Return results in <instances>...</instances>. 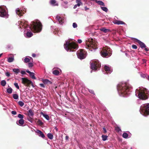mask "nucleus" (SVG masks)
<instances>
[{
	"instance_id": "f257e3e1",
	"label": "nucleus",
	"mask_w": 149,
	"mask_h": 149,
	"mask_svg": "<svg viewBox=\"0 0 149 149\" xmlns=\"http://www.w3.org/2000/svg\"><path fill=\"white\" fill-rule=\"evenodd\" d=\"M117 89L120 96L127 97L130 94L132 91V87L127 83L121 82L117 85Z\"/></svg>"
},
{
	"instance_id": "f03ea898",
	"label": "nucleus",
	"mask_w": 149,
	"mask_h": 149,
	"mask_svg": "<svg viewBox=\"0 0 149 149\" xmlns=\"http://www.w3.org/2000/svg\"><path fill=\"white\" fill-rule=\"evenodd\" d=\"M29 29H27L26 34L24 33L25 37L29 38L31 37L33 35V33L31 31L30 29L33 32L35 33L40 32L42 29V25L40 22L38 20L34 22L31 27L29 26Z\"/></svg>"
},
{
	"instance_id": "7ed1b4c3",
	"label": "nucleus",
	"mask_w": 149,
	"mask_h": 149,
	"mask_svg": "<svg viewBox=\"0 0 149 149\" xmlns=\"http://www.w3.org/2000/svg\"><path fill=\"white\" fill-rule=\"evenodd\" d=\"M135 95L140 99L145 100L148 98L149 91L146 88L139 87L136 90Z\"/></svg>"
},
{
	"instance_id": "20e7f679",
	"label": "nucleus",
	"mask_w": 149,
	"mask_h": 149,
	"mask_svg": "<svg viewBox=\"0 0 149 149\" xmlns=\"http://www.w3.org/2000/svg\"><path fill=\"white\" fill-rule=\"evenodd\" d=\"M93 39H88L86 43L85 47L91 51H95L97 48V44L93 41Z\"/></svg>"
},
{
	"instance_id": "39448f33",
	"label": "nucleus",
	"mask_w": 149,
	"mask_h": 149,
	"mask_svg": "<svg viewBox=\"0 0 149 149\" xmlns=\"http://www.w3.org/2000/svg\"><path fill=\"white\" fill-rule=\"evenodd\" d=\"M64 47L67 51L70 52L73 51L71 50L72 49H77L78 47L76 43L74 42H70L67 41H66L65 43L64 44Z\"/></svg>"
},
{
	"instance_id": "423d86ee",
	"label": "nucleus",
	"mask_w": 149,
	"mask_h": 149,
	"mask_svg": "<svg viewBox=\"0 0 149 149\" xmlns=\"http://www.w3.org/2000/svg\"><path fill=\"white\" fill-rule=\"evenodd\" d=\"M140 111L141 113L144 116L149 115V103L143 104L140 108Z\"/></svg>"
},
{
	"instance_id": "0eeeda50",
	"label": "nucleus",
	"mask_w": 149,
	"mask_h": 149,
	"mask_svg": "<svg viewBox=\"0 0 149 149\" xmlns=\"http://www.w3.org/2000/svg\"><path fill=\"white\" fill-rule=\"evenodd\" d=\"M91 69L93 70H98L101 67V63L97 60H94L90 62Z\"/></svg>"
},
{
	"instance_id": "6e6552de",
	"label": "nucleus",
	"mask_w": 149,
	"mask_h": 149,
	"mask_svg": "<svg viewBox=\"0 0 149 149\" xmlns=\"http://www.w3.org/2000/svg\"><path fill=\"white\" fill-rule=\"evenodd\" d=\"M101 55L103 57H110L112 54L111 51L108 47L104 48L100 52Z\"/></svg>"
},
{
	"instance_id": "1a4fd4ad",
	"label": "nucleus",
	"mask_w": 149,
	"mask_h": 149,
	"mask_svg": "<svg viewBox=\"0 0 149 149\" xmlns=\"http://www.w3.org/2000/svg\"><path fill=\"white\" fill-rule=\"evenodd\" d=\"M6 6H0V16L2 17H8V14L6 10Z\"/></svg>"
},
{
	"instance_id": "9d476101",
	"label": "nucleus",
	"mask_w": 149,
	"mask_h": 149,
	"mask_svg": "<svg viewBox=\"0 0 149 149\" xmlns=\"http://www.w3.org/2000/svg\"><path fill=\"white\" fill-rule=\"evenodd\" d=\"M26 9L25 8L19 9L17 8L16 9L15 11L16 14L20 17L22 15V14L24 13V11H26Z\"/></svg>"
},
{
	"instance_id": "9b49d317",
	"label": "nucleus",
	"mask_w": 149,
	"mask_h": 149,
	"mask_svg": "<svg viewBox=\"0 0 149 149\" xmlns=\"http://www.w3.org/2000/svg\"><path fill=\"white\" fill-rule=\"evenodd\" d=\"M55 19L58 21L59 23L60 24H62L65 21V18L64 17H61L58 15L56 16Z\"/></svg>"
},
{
	"instance_id": "f8f14e48",
	"label": "nucleus",
	"mask_w": 149,
	"mask_h": 149,
	"mask_svg": "<svg viewBox=\"0 0 149 149\" xmlns=\"http://www.w3.org/2000/svg\"><path fill=\"white\" fill-rule=\"evenodd\" d=\"M132 39H133V40L136 41L139 43L140 45V47L141 48H146V46L145 44L143 42H141L139 40L135 38H132Z\"/></svg>"
},
{
	"instance_id": "ddd939ff",
	"label": "nucleus",
	"mask_w": 149,
	"mask_h": 149,
	"mask_svg": "<svg viewBox=\"0 0 149 149\" xmlns=\"http://www.w3.org/2000/svg\"><path fill=\"white\" fill-rule=\"evenodd\" d=\"M104 68L106 72L104 71L103 73L104 74H106V73L110 74L112 72V69L109 66L105 65L104 66Z\"/></svg>"
},
{
	"instance_id": "4468645a",
	"label": "nucleus",
	"mask_w": 149,
	"mask_h": 149,
	"mask_svg": "<svg viewBox=\"0 0 149 149\" xmlns=\"http://www.w3.org/2000/svg\"><path fill=\"white\" fill-rule=\"evenodd\" d=\"M77 54L78 58L80 59H83L85 58L84 54L82 51H78L77 53Z\"/></svg>"
},
{
	"instance_id": "2eb2a0df",
	"label": "nucleus",
	"mask_w": 149,
	"mask_h": 149,
	"mask_svg": "<svg viewBox=\"0 0 149 149\" xmlns=\"http://www.w3.org/2000/svg\"><path fill=\"white\" fill-rule=\"evenodd\" d=\"M22 83L25 85H29L31 81L26 78H22Z\"/></svg>"
},
{
	"instance_id": "dca6fc26",
	"label": "nucleus",
	"mask_w": 149,
	"mask_h": 149,
	"mask_svg": "<svg viewBox=\"0 0 149 149\" xmlns=\"http://www.w3.org/2000/svg\"><path fill=\"white\" fill-rule=\"evenodd\" d=\"M28 116L29 117H33L34 113L33 111L31 109H29L28 111Z\"/></svg>"
},
{
	"instance_id": "f3484780",
	"label": "nucleus",
	"mask_w": 149,
	"mask_h": 149,
	"mask_svg": "<svg viewBox=\"0 0 149 149\" xmlns=\"http://www.w3.org/2000/svg\"><path fill=\"white\" fill-rule=\"evenodd\" d=\"M36 132L39 134L38 135L39 136L41 137L44 138L45 137V136L43 133L40 130H37Z\"/></svg>"
},
{
	"instance_id": "a211bd4d",
	"label": "nucleus",
	"mask_w": 149,
	"mask_h": 149,
	"mask_svg": "<svg viewBox=\"0 0 149 149\" xmlns=\"http://www.w3.org/2000/svg\"><path fill=\"white\" fill-rule=\"evenodd\" d=\"M42 81L44 84H52V82L48 79H42Z\"/></svg>"
},
{
	"instance_id": "6ab92c4d",
	"label": "nucleus",
	"mask_w": 149,
	"mask_h": 149,
	"mask_svg": "<svg viewBox=\"0 0 149 149\" xmlns=\"http://www.w3.org/2000/svg\"><path fill=\"white\" fill-rule=\"evenodd\" d=\"M50 4L53 6H58V4L55 0H51Z\"/></svg>"
},
{
	"instance_id": "aec40b11",
	"label": "nucleus",
	"mask_w": 149,
	"mask_h": 149,
	"mask_svg": "<svg viewBox=\"0 0 149 149\" xmlns=\"http://www.w3.org/2000/svg\"><path fill=\"white\" fill-rule=\"evenodd\" d=\"M16 123L18 125H22L24 123V120L23 119H20L18 122H16Z\"/></svg>"
},
{
	"instance_id": "412c9836",
	"label": "nucleus",
	"mask_w": 149,
	"mask_h": 149,
	"mask_svg": "<svg viewBox=\"0 0 149 149\" xmlns=\"http://www.w3.org/2000/svg\"><path fill=\"white\" fill-rule=\"evenodd\" d=\"M40 114L42 115L47 120H49V116L46 114H45L43 113L42 112H40Z\"/></svg>"
},
{
	"instance_id": "4be33fe9",
	"label": "nucleus",
	"mask_w": 149,
	"mask_h": 149,
	"mask_svg": "<svg viewBox=\"0 0 149 149\" xmlns=\"http://www.w3.org/2000/svg\"><path fill=\"white\" fill-rule=\"evenodd\" d=\"M100 30L101 31L103 32L104 33H106L110 31V30L109 29H107L105 28L104 27H103L100 29Z\"/></svg>"
},
{
	"instance_id": "5701e85b",
	"label": "nucleus",
	"mask_w": 149,
	"mask_h": 149,
	"mask_svg": "<svg viewBox=\"0 0 149 149\" xmlns=\"http://www.w3.org/2000/svg\"><path fill=\"white\" fill-rule=\"evenodd\" d=\"M95 2L97 3L99 5L104 6H105V4L102 1H98L97 0H95Z\"/></svg>"
},
{
	"instance_id": "b1692460",
	"label": "nucleus",
	"mask_w": 149,
	"mask_h": 149,
	"mask_svg": "<svg viewBox=\"0 0 149 149\" xmlns=\"http://www.w3.org/2000/svg\"><path fill=\"white\" fill-rule=\"evenodd\" d=\"M68 2L67 1H64L62 3V6L64 8H66L68 7L67 5Z\"/></svg>"
},
{
	"instance_id": "393cba45",
	"label": "nucleus",
	"mask_w": 149,
	"mask_h": 149,
	"mask_svg": "<svg viewBox=\"0 0 149 149\" xmlns=\"http://www.w3.org/2000/svg\"><path fill=\"white\" fill-rule=\"evenodd\" d=\"M14 60V56L11 57H9L8 58V61L9 63H11Z\"/></svg>"
},
{
	"instance_id": "a878e982",
	"label": "nucleus",
	"mask_w": 149,
	"mask_h": 149,
	"mask_svg": "<svg viewBox=\"0 0 149 149\" xmlns=\"http://www.w3.org/2000/svg\"><path fill=\"white\" fill-rule=\"evenodd\" d=\"M115 24H117L118 25H120V24H125V23L122 21H117L115 23Z\"/></svg>"
},
{
	"instance_id": "bb28decb",
	"label": "nucleus",
	"mask_w": 149,
	"mask_h": 149,
	"mask_svg": "<svg viewBox=\"0 0 149 149\" xmlns=\"http://www.w3.org/2000/svg\"><path fill=\"white\" fill-rule=\"evenodd\" d=\"M140 74L141 77L143 78H146L147 79V77H148V76H149L147 74H143L142 73H141Z\"/></svg>"
},
{
	"instance_id": "cd10ccee",
	"label": "nucleus",
	"mask_w": 149,
	"mask_h": 149,
	"mask_svg": "<svg viewBox=\"0 0 149 149\" xmlns=\"http://www.w3.org/2000/svg\"><path fill=\"white\" fill-rule=\"evenodd\" d=\"M30 77L33 79H36V77L35 76V74L33 72H31V73L29 74Z\"/></svg>"
},
{
	"instance_id": "c85d7f7f",
	"label": "nucleus",
	"mask_w": 149,
	"mask_h": 149,
	"mask_svg": "<svg viewBox=\"0 0 149 149\" xmlns=\"http://www.w3.org/2000/svg\"><path fill=\"white\" fill-rule=\"evenodd\" d=\"M47 136L48 138L50 139H52L53 138V135L52 133H48L47 134Z\"/></svg>"
},
{
	"instance_id": "c756f323",
	"label": "nucleus",
	"mask_w": 149,
	"mask_h": 149,
	"mask_svg": "<svg viewBox=\"0 0 149 149\" xmlns=\"http://www.w3.org/2000/svg\"><path fill=\"white\" fill-rule=\"evenodd\" d=\"M12 91L13 89L10 87L8 88H7L6 90V92L10 94L12 93Z\"/></svg>"
},
{
	"instance_id": "7c9ffc66",
	"label": "nucleus",
	"mask_w": 149,
	"mask_h": 149,
	"mask_svg": "<svg viewBox=\"0 0 149 149\" xmlns=\"http://www.w3.org/2000/svg\"><path fill=\"white\" fill-rule=\"evenodd\" d=\"M122 136L125 139H127L128 138V135L127 133L126 132L123 133V134Z\"/></svg>"
},
{
	"instance_id": "2f4dec72",
	"label": "nucleus",
	"mask_w": 149,
	"mask_h": 149,
	"mask_svg": "<svg viewBox=\"0 0 149 149\" xmlns=\"http://www.w3.org/2000/svg\"><path fill=\"white\" fill-rule=\"evenodd\" d=\"M52 73L55 75H58L59 74V72L57 70H54L52 72Z\"/></svg>"
},
{
	"instance_id": "473e14b6",
	"label": "nucleus",
	"mask_w": 149,
	"mask_h": 149,
	"mask_svg": "<svg viewBox=\"0 0 149 149\" xmlns=\"http://www.w3.org/2000/svg\"><path fill=\"white\" fill-rule=\"evenodd\" d=\"M13 98L15 100H17L19 98V96L18 94H14L13 95Z\"/></svg>"
},
{
	"instance_id": "72a5a7b5",
	"label": "nucleus",
	"mask_w": 149,
	"mask_h": 149,
	"mask_svg": "<svg viewBox=\"0 0 149 149\" xmlns=\"http://www.w3.org/2000/svg\"><path fill=\"white\" fill-rule=\"evenodd\" d=\"M24 62L25 63H29L30 62V59H29V57L28 56L26 57L24 59Z\"/></svg>"
},
{
	"instance_id": "f704fd0d",
	"label": "nucleus",
	"mask_w": 149,
	"mask_h": 149,
	"mask_svg": "<svg viewBox=\"0 0 149 149\" xmlns=\"http://www.w3.org/2000/svg\"><path fill=\"white\" fill-rule=\"evenodd\" d=\"M13 70L15 73L17 74L18 73L20 72V70L18 68L13 69Z\"/></svg>"
},
{
	"instance_id": "c9c22d12",
	"label": "nucleus",
	"mask_w": 149,
	"mask_h": 149,
	"mask_svg": "<svg viewBox=\"0 0 149 149\" xmlns=\"http://www.w3.org/2000/svg\"><path fill=\"white\" fill-rule=\"evenodd\" d=\"M102 140L103 141H105L107 139L108 136L107 135H102Z\"/></svg>"
},
{
	"instance_id": "e433bc0d",
	"label": "nucleus",
	"mask_w": 149,
	"mask_h": 149,
	"mask_svg": "<svg viewBox=\"0 0 149 149\" xmlns=\"http://www.w3.org/2000/svg\"><path fill=\"white\" fill-rule=\"evenodd\" d=\"M32 117H28L27 118V120L31 123H33V118Z\"/></svg>"
},
{
	"instance_id": "4c0bfd02",
	"label": "nucleus",
	"mask_w": 149,
	"mask_h": 149,
	"mask_svg": "<svg viewBox=\"0 0 149 149\" xmlns=\"http://www.w3.org/2000/svg\"><path fill=\"white\" fill-rule=\"evenodd\" d=\"M100 8L103 11L105 12H107L108 11V9L106 7L101 6Z\"/></svg>"
},
{
	"instance_id": "58836bf2",
	"label": "nucleus",
	"mask_w": 149,
	"mask_h": 149,
	"mask_svg": "<svg viewBox=\"0 0 149 149\" xmlns=\"http://www.w3.org/2000/svg\"><path fill=\"white\" fill-rule=\"evenodd\" d=\"M1 84L2 86H5L6 84V81L5 80L1 81Z\"/></svg>"
},
{
	"instance_id": "ea45409f",
	"label": "nucleus",
	"mask_w": 149,
	"mask_h": 149,
	"mask_svg": "<svg viewBox=\"0 0 149 149\" xmlns=\"http://www.w3.org/2000/svg\"><path fill=\"white\" fill-rule=\"evenodd\" d=\"M115 130L116 131L118 132H121V130L120 127L117 126L116 127Z\"/></svg>"
},
{
	"instance_id": "a19ab883",
	"label": "nucleus",
	"mask_w": 149,
	"mask_h": 149,
	"mask_svg": "<svg viewBox=\"0 0 149 149\" xmlns=\"http://www.w3.org/2000/svg\"><path fill=\"white\" fill-rule=\"evenodd\" d=\"M18 104L19 106L22 107L23 106L24 104V103L23 102L21 101H19L18 102Z\"/></svg>"
},
{
	"instance_id": "79ce46f5",
	"label": "nucleus",
	"mask_w": 149,
	"mask_h": 149,
	"mask_svg": "<svg viewBox=\"0 0 149 149\" xmlns=\"http://www.w3.org/2000/svg\"><path fill=\"white\" fill-rule=\"evenodd\" d=\"M28 67L29 68H32L33 66V62H30L28 64Z\"/></svg>"
},
{
	"instance_id": "37998d69",
	"label": "nucleus",
	"mask_w": 149,
	"mask_h": 149,
	"mask_svg": "<svg viewBox=\"0 0 149 149\" xmlns=\"http://www.w3.org/2000/svg\"><path fill=\"white\" fill-rule=\"evenodd\" d=\"M37 123L40 125H42L43 124V123L40 119L38 120L37 121Z\"/></svg>"
},
{
	"instance_id": "c03bdc74",
	"label": "nucleus",
	"mask_w": 149,
	"mask_h": 149,
	"mask_svg": "<svg viewBox=\"0 0 149 149\" xmlns=\"http://www.w3.org/2000/svg\"><path fill=\"white\" fill-rule=\"evenodd\" d=\"M18 117L20 119H23L24 118V115L19 114L18 115Z\"/></svg>"
},
{
	"instance_id": "a18cd8bd",
	"label": "nucleus",
	"mask_w": 149,
	"mask_h": 149,
	"mask_svg": "<svg viewBox=\"0 0 149 149\" xmlns=\"http://www.w3.org/2000/svg\"><path fill=\"white\" fill-rule=\"evenodd\" d=\"M14 85L15 86V87L17 89H19V86H18V84L17 83L15 82L14 84Z\"/></svg>"
},
{
	"instance_id": "49530a36",
	"label": "nucleus",
	"mask_w": 149,
	"mask_h": 149,
	"mask_svg": "<svg viewBox=\"0 0 149 149\" xmlns=\"http://www.w3.org/2000/svg\"><path fill=\"white\" fill-rule=\"evenodd\" d=\"M76 2L77 3L80 4V5H82L83 4V3L81 2V0H76Z\"/></svg>"
},
{
	"instance_id": "de8ad7c7",
	"label": "nucleus",
	"mask_w": 149,
	"mask_h": 149,
	"mask_svg": "<svg viewBox=\"0 0 149 149\" xmlns=\"http://www.w3.org/2000/svg\"><path fill=\"white\" fill-rule=\"evenodd\" d=\"M81 5H80V4L79 3H77L75 5H74L73 7L74 9H75L77 8V7H79Z\"/></svg>"
},
{
	"instance_id": "09e8293b",
	"label": "nucleus",
	"mask_w": 149,
	"mask_h": 149,
	"mask_svg": "<svg viewBox=\"0 0 149 149\" xmlns=\"http://www.w3.org/2000/svg\"><path fill=\"white\" fill-rule=\"evenodd\" d=\"M72 26L74 28H76L77 26V24L75 22L73 23L72 24Z\"/></svg>"
},
{
	"instance_id": "8fccbe9b",
	"label": "nucleus",
	"mask_w": 149,
	"mask_h": 149,
	"mask_svg": "<svg viewBox=\"0 0 149 149\" xmlns=\"http://www.w3.org/2000/svg\"><path fill=\"white\" fill-rule=\"evenodd\" d=\"M18 24L21 25V26H22V27L24 25V24L22 22L20 21L18 22Z\"/></svg>"
},
{
	"instance_id": "3c124183",
	"label": "nucleus",
	"mask_w": 149,
	"mask_h": 149,
	"mask_svg": "<svg viewBox=\"0 0 149 149\" xmlns=\"http://www.w3.org/2000/svg\"><path fill=\"white\" fill-rule=\"evenodd\" d=\"M88 91H89V92L90 93H92V94H93L94 95H95V94L94 93V91H93V90H91V89H88Z\"/></svg>"
},
{
	"instance_id": "603ef678",
	"label": "nucleus",
	"mask_w": 149,
	"mask_h": 149,
	"mask_svg": "<svg viewBox=\"0 0 149 149\" xmlns=\"http://www.w3.org/2000/svg\"><path fill=\"white\" fill-rule=\"evenodd\" d=\"M5 75L6 76L8 77H9L10 76V73L8 72H6L5 73Z\"/></svg>"
},
{
	"instance_id": "864d4df0",
	"label": "nucleus",
	"mask_w": 149,
	"mask_h": 149,
	"mask_svg": "<svg viewBox=\"0 0 149 149\" xmlns=\"http://www.w3.org/2000/svg\"><path fill=\"white\" fill-rule=\"evenodd\" d=\"M132 47L133 49H137V47L135 45H132Z\"/></svg>"
},
{
	"instance_id": "5fc2aeb1",
	"label": "nucleus",
	"mask_w": 149,
	"mask_h": 149,
	"mask_svg": "<svg viewBox=\"0 0 149 149\" xmlns=\"http://www.w3.org/2000/svg\"><path fill=\"white\" fill-rule=\"evenodd\" d=\"M40 86L42 88H45V86L44 85V84H39Z\"/></svg>"
},
{
	"instance_id": "6e6d98bb",
	"label": "nucleus",
	"mask_w": 149,
	"mask_h": 149,
	"mask_svg": "<svg viewBox=\"0 0 149 149\" xmlns=\"http://www.w3.org/2000/svg\"><path fill=\"white\" fill-rule=\"evenodd\" d=\"M11 113L14 115H15L16 114L17 112L15 111H12L11 112Z\"/></svg>"
},
{
	"instance_id": "4d7b16f0",
	"label": "nucleus",
	"mask_w": 149,
	"mask_h": 149,
	"mask_svg": "<svg viewBox=\"0 0 149 149\" xmlns=\"http://www.w3.org/2000/svg\"><path fill=\"white\" fill-rule=\"evenodd\" d=\"M77 42L78 43L80 44L82 42V41L81 39H79L77 40Z\"/></svg>"
},
{
	"instance_id": "13d9d810",
	"label": "nucleus",
	"mask_w": 149,
	"mask_h": 149,
	"mask_svg": "<svg viewBox=\"0 0 149 149\" xmlns=\"http://www.w3.org/2000/svg\"><path fill=\"white\" fill-rule=\"evenodd\" d=\"M29 57V59H30V61H31V62H33V59L30 56H28Z\"/></svg>"
},
{
	"instance_id": "bf43d9fd",
	"label": "nucleus",
	"mask_w": 149,
	"mask_h": 149,
	"mask_svg": "<svg viewBox=\"0 0 149 149\" xmlns=\"http://www.w3.org/2000/svg\"><path fill=\"white\" fill-rule=\"evenodd\" d=\"M21 73L22 74H24L26 73L23 70L21 71Z\"/></svg>"
},
{
	"instance_id": "052dcab7",
	"label": "nucleus",
	"mask_w": 149,
	"mask_h": 149,
	"mask_svg": "<svg viewBox=\"0 0 149 149\" xmlns=\"http://www.w3.org/2000/svg\"><path fill=\"white\" fill-rule=\"evenodd\" d=\"M103 131L105 133H106L107 132V131L106 130L105 127H103Z\"/></svg>"
},
{
	"instance_id": "680f3d73",
	"label": "nucleus",
	"mask_w": 149,
	"mask_h": 149,
	"mask_svg": "<svg viewBox=\"0 0 149 149\" xmlns=\"http://www.w3.org/2000/svg\"><path fill=\"white\" fill-rule=\"evenodd\" d=\"M125 52V55L127 56H129V54H128L126 52Z\"/></svg>"
},
{
	"instance_id": "e2e57ef3",
	"label": "nucleus",
	"mask_w": 149,
	"mask_h": 149,
	"mask_svg": "<svg viewBox=\"0 0 149 149\" xmlns=\"http://www.w3.org/2000/svg\"><path fill=\"white\" fill-rule=\"evenodd\" d=\"M32 56L33 57H35L36 56V54H33L32 55Z\"/></svg>"
},
{
	"instance_id": "0e129e2a",
	"label": "nucleus",
	"mask_w": 149,
	"mask_h": 149,
	"mask_svg": "<svg viewBox=\"0 0 149 149\" xmlns=\"http://www.w3.org/2000/svg\"><path fill=\"white\" fill-rule=\"evenodd\" d=\"M54 34H57L58 35H58V33L57 32V31L56 30V31H54Z\"/></svg>"
},
{
	"instance_id": "69168bd1",
	"label": "nucleus",
	"mask_w": 149,
	"mask_h": 149,
	"mask_svg": "<svg viewBox=\"0 0 149 149\" xmlns=\"http://www.w3.org/2000/svg\"><path fill=\"white\" fill-rule=\"evenodd\" d=\"M26 72L29 74H30L31 72L30 71L28 70H26Z\"/></svg>"
},
{
	"instance_id": "338daca9",
	"label": "nucleus",
	"mask_w": 149,
	"mask_h": 149,
	"mask_svg": "<svg viewBox=\"0 0 149 149\" xmlns=\"http://www.w3.org/2000/svg\"><path fill=\"white\" fill-rule=\"evenodd\" d=\"M54 26H51V29L52 30V31L53 30H53H54L55 29H56L55 28V29H54Z\"/></svg>"
},
{
	"instance_id": "774afa93",
	"label": "nucleus",
	"mask_w": 149,
	"mask_h": 149,
	"mask_svg": "<svg viewBox=\"0 0 149 149\" xmlns=\"http://www.w3.org/2000/svg\"><path fill=\"white\" fill-rule=\"evenodd\" d=\"M145 50L146 51H149V49H148L147 48H146H146H145Z\"/></svg>"
}]
</instances>
